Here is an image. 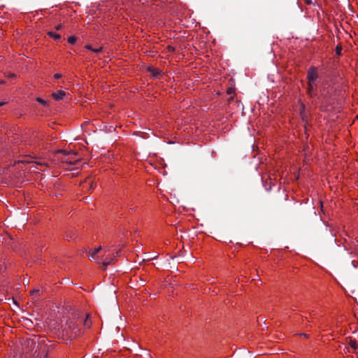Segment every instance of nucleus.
Wrapping results in <instances>:
<instances>
[{"mask_svg":"<svg viewBox=\"0 0 358 358\" xmlns=\"http://www.w3.org/2000/svg\"><path fill=\"white\" fill-rule=\"evenodd\" d=\"M85 48H87L88 50H92V49H93L90 45H87L85 46Z\"/></svg>","mask_w":358,"mask_h":358,"instance_id":"4be33fe9","label":"nucleus"},{"mask_svg":"<svg viewBox=\"0 0 358 358\" xmlns=\"http://www.w3.org/2000/svg\"><path fill=\"white\" fill-rule=\"evenodd\" d=\"M88 317L89 315H87L85 320H84L83 323H84V325L87 327H90V325H91V322L88 321Z\"/></svg>","mask_w":358,"mask_h":358,"instance_id":"9b49d317","label":"nucleus"},{"mask_svg":"<svg viewBox=\"0 0 358 358\" xmlns=\"http://www.w3.org/2000/svg\"><path fill=\"white\" fill-rule=\"evenodd\" d=\"M61 77H62V75L59 74V73H55L54 75V78H56V79L60 78Z\"/></svg>","mask_w":358,"mask_h":358,"instance_id":"a211bd4d","label":"nucleus"},{"mask_svg":"<svg viewBox=\"0 0 358 358\" xmlns=\"http://www.w3.org/2000/svg\"><path fill=\"white\" fill-rule=\"evenodd\" d=\"M101 250V246H99L98 248H95L94 251L90 252V256L91 258L94 259V256Z\"/></svg>","mask_w":358,"mask_h":358,"instance_id":"6e6552de","label":"nucleus"},{"mask_svg":"<svg viewBox=\"0 0 358 358\" xmlns=\"http://www.w3.org/2000/svg\"><path fill=\"white\" fill-rule=\"evenodd\" d=\"M62 25L60 24H58L55 27V29L56 30H59L60 29H62Z\"/></svg>","mask_w":358,"mask_h":358,"instance_id":"6ab92c4d","label":"nucleus"},{"mask_svg":"<svg viewBox=\"0 0 358 358\" xmlns=\"http://www.w3.org/2000/svg\"><path fill=\"white\" fill-rule=\"evenodd\" d=\"M48 34L50 37L53 38L55 40H59V39L61 38V36H60L59 34H56V33H55V32H54V31H49V32L48 33Z\"/></svg>","mask_w":358,"mask_h":358,"instance_id":"0eeeda50","label":"nucleus"},{"mask_svg":"<svg viewBox=\"0 0 358 358\" xmlns=\"http://www.w3.org/2000/svg\"><path fill=\"white\" fill-rule=\"evenodd\" d=\"M120 252V250L117 251V252H116V254H115V255H114L115 256V257H116L117 255H119Z\"/></svg>","mask_w":358,"mask_h":358,"instance_id":"5701e85b","label":"nucleus"},{"mask_svg":"<svg viewBox=\"0 0 358 358\" xmlns=\"http://www.w3.org/2000/svg\"><path fill=\"white\" fill-rule=\"evenodd\" d=\"M115 261V256L113 255L112 257L108 258L106 257L105 260L103 262L102 266L103 269H106L108 265L114 263Z\"/></svg>","mask_w":358,"mask_h":358,"instance_id":"20e7f679","label":"nucleus"},{"mask_svg":"<svg viewBox=\"0 0 358 358\" xmlns=\"http://www.w3.org/2000/svg\"><path fill=\"white\" fill-rule=\"evenodd\" d=\"M77 41L76 37L75 36H70L68 38V42L71 44H74Z\"/></svg>","mask_w":358,"mask_h":358,"instance_id":"9d476101","label":"nucleus"},{"mask_svg":"<svg viewBox=\"0 0 358 358\" xmlns=\"http://www.w3.org/2000/svg\"><path fill=\"white\" fill-rule=\"evenodd\" d=\"M72 155H76V152H72Z\"/></svg>","mask_w":358,"mask_h":358,"instance_id":"bb28decb","label":"nucleus"},{"mask_svg":"<svg viewBox=\"0 0 358 358\" xmlns=\"http://www.w3.org/2000/svg\"><path fill=\"white\" fill-rule=\"evenodd\" d=\"M308 94L310 96H313L315 95V92H314V90H313V86L315 85V83H311L310 84H308Z\"/></svg>","mask_w":358,"mask_h":358,"instance_id":"39448f33","label":"nucleus"},{"mask_svg":"<svg viewBox=\"0 0 358 358\" xmlns=\"http://www.w3.org/2000/svg\"><path fill=\"white\" fill-rule=\"evenodd\" d=\"M318 78L317 69L315 66H311L307 72L308 84L315 83Z\"/></svg>","mask_w":358,"mask_h":358,"instance_id":"f03ea898","label":"nucleus"},{"mask_svg":"<svg viewBox=\"0 0 358 358\" xmlns=\"http://www.w3.org/2000/svg\"><path fill=\"white\" fill-rule=\"evenodd\" d=\"M85 183L86 185L89 186V189H93V182L92 180L85 181Z\"/></svg>","mask_w":358,"mask_h":358,"instance_id":"4468645a","label":"nucleus"},{"mask_svg":"<svg viewBox=\"0 0 358 358\" xmlns=\"http://www.w3.org/2000/svg\"><path fill=\"white\" fill-rule=\"evenodd\" d=\"M40 290L39 289H34L32 292H31V294H34V293H39Z\"/></svg>","mask_w":358,"mask_h":358,"instance_id":"412c9836","label":"nucleus"},{"mask_svg":"<svg viewBox=\"0 0 358 358\" xmlns=\"http://www.w3.org/2000/svg\"><path fill=\"white\" fill-rule=\"evenodd\" d=\"M148 70L151 72H152L153 75L155 76H157L158 75V72L156 71L155 70H152L151 68H149Z\"/></svg>","mask_w":358,"mask_h":358,"instance_id":"f3484780","label":"nucleus"},{"mask_svg":"<svg viewBox=\"0 0 358 358\" xmlns=\"http://www.w3.org/2000/svg\"><path fill=\"white\" fill-rule=\"evenodd\" d=\"M301 336H304V337H306V336H307V334H301Z\"/></svg>","mask_w":358,"mask_h":358,"instance_id":"393cba45","label":"nucleus"},{"mask_svg":"<svg viewBox=\"0 0 358 358\" xmlns=\"http://www.w3.org/2000/svg\"><path fill=\"white\" fill-rule=\"evenodd\" d=\"M36 101H37L38 103H40L43 104V106H46V105H47V102H46L45 100H43V99L40 98V97H38V98L36 99Z\"/></svg>","mask_w":358,"mask_h":358,"instance_id":"f8f14e48","label":"nucleus"},{"mask_svg":"<svg viewBox=\"0 0 358 358\" xmlns=\"http://www.w3.org/2000/svg\"><path fill=\"white\" fill-rule=\"evenodd\" d=\"M341 47H339V46H336V52L338 55H340L341 54Z\"/></svg>","mask_w":358,"mask_h":358,"instance_id":"dca6fc26","label":"nucleus"},{"mask_svg":"<svg viewBox=\"0 0 358 358\" xmlns=\"http://www.w3.org/2000/svg\"><path fill=\"white\" fill-rule=\"evenodd\" d=\"M76 234V231L73 229L71 230H69L66 235V238L68 240V241H70L73 238V236Z\"/></svg>","mask_w":358,"mask_h":358,"instance_id":"423d86ee","label":"nucleus"},{"mask_svg":"<svg viewBox=\"0 0 358 358\" xmlns=\"http://www.w3.org/2000/svg\"><path fill=\"white\" fill-rule=\"evenodd\" d=\"M102 50H103V48L100 47L99 48H95V49L93 48V49H92V51L94 52H96V53H99V52H102Z\"/></svg>","mask_w":358,"mask_h":358,"instance_id":"2eb2a0df","label":"nucleus"},{"mask_svg":"<svg viewBox=\"0 0 358 358\" xmlns=\"http://www.w3.org/2000/svg\"><path fill=\"white\" fill-rule=\"evenodd\" d=\"M169 48H170V50H171V51H173V50H174V48H171V47H170Z\"/></svg>","mask_w":358,"mask_h":358,"instance_id":"a878e982","label":"nucleus"},{"mask_svg":"<svg viewBox=\"0 0 358 358\" xmlns=\"http://www.w3.org/2000/svg\"><path fill=\"white\" fill-rule=\"evenodd\" d=\"M66 93L63 90H59L57 92L52 93V96L56 101H59L63 99Z\"/></svg>","mask_w":358,"mask_h":358,"instance_id":"7ed1b4c3","label":"nucleus"},{"mask_svg":"<svg viewBox=\"0 0 358 358\" xmlns=\"http://www.w3.org/2000/svg\"><path fill=\"white\" fill-rule=\"evenodd\" d=\"M357 119H358V115H357Z\"/></svg>","mask_w":358,"mask_h":358,"instance_id":"cd10ccee","label":"nucleus"},{"mask_svg":"<svg viewBox=\"0 0 358 358\" xmlns=\"http://www.w3.org/2000/svg\"><path fill=\"white\" fill-rule=\"evenodd\" d=\"M5 104V102H0V107L3 106Z\"/></svg>","mask_w":358,"mask_h":358,"instance_id":"b1692460","label":"nucleus"},{"mask_svg":"<svg viewBox=\"0 0 358 358\" xmlns=\"http://www.w3.org/2000/svg\"><path fill=\"white\" fill-rule=\"evenodd\" d=\"M349 345L351 348H352L353 350H356L358 348V345L357 344L355 340H350Z\"/></svg>","mask_w":358,"mask_h":358,"instance_id":"1a4fd4ad","label":"nucleus"},{"mask_svg":"<svg viewBox=\"0 0 358 358\" xmlns=\"http://www.w3.org/2000/svg\"><path fill=\"white\" fill-rule=\"evenodd\" d=\"M60 152H62L63 154H64L65 155H68L70 154V152H66L65 150H61Z\"/></svg>","mask_w":358,"mask_h":358,"instance_id":"aec40b11","label":"nucleus"},{"mask_svg":"<svg viewBox=\"0 0 358 358\" xmlns=\"http://www.w3.org/2000/svg\"><path fill=\"white\" fill-rule=\"evenodd\" d=\"M62 332L64 336L72 340L79 335L80 329L73 320H68L62 326Z\"/></svg>","mask_w":358,"mask_h":358,"instance_id":"f257e3e1","label":"nucleus"},{"mask_svg":"<svg viewBox=\"0 0 358 358\" xmlns=\"http://www.w3.org/2000/svg\"><path fill=\"white\" fill-rule=\"evenodd\" d=\"M228 94H234L235 93V89L233 87H229L227 90Z\"/></svg>","mask_w":358,"mask_h":358,"instance_id":"ddd939ff","label":"nucleus"}]
</instances>
